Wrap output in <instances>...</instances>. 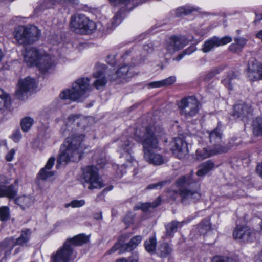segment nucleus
Returning <instances> with one entry per match:
<instances>
[{"label":"nucleus","instance_id":"f257e3e1","mask_svg":"<svg viewBox=\"0 0 262 262\" xmlns=\"http://www.w3.org/2000/svg\"><path fill=\"white\" fill-rule=\"evenodd\" d=\"M86 123L87 120L83 116L73 114L68 117L66 126L61 132L63 135H70L61 147L57 167L70 161L77 162L81 158L82 142L85 138L81 132L85 129Z\"/></svg>","mask_w":262,"mask_h":262},{"label":"nucleus","instance_id":"f03ea898","mask_svg":"<svg viewBox=\"0 0 262 262\" xmlns=\"http://www.w3.org/2000/svg\"><path fill=\"white\" fill-rule=\"evenodd\" d=\"M164 134V130L163 128L152 126H148L145 128L143 136L138 135L137 132H135V139L142 143L144 158L150 164L159 166L165 163V159L162 155L153 151V150L158 147V137L162 136Z\"/></svg>","mask_w":262,"mask_h":262},{"label":"nucleus","instance_id":"7ed1b4c3","mask_svg":"<svg viewBox=\"0 0 262 262\" xmlns=\"http://www.w3.org/2000/svg\"><path fill=\"white\" fill-rule=\"evenodd\" d=\"M178 186L181 187L178 192L184 204L194 203L201 197L200 184L193 180L191 174L183 176L176 181Z\"/></svg>","mask_w":262,"mask_h":262},{"label":"nucleus","instance_id":"20e7f679","mask_svg":"<svg viewBox=\"0 0 262 262\" xmlns=\"http://www.w3.org/2000/svg\"><path fill=\"white\" fill-rule=\"evenodd\" d=\"M89 237L84 234H79L72 238L68 239L63 246L56 252L53 253L51 257V262H70L76 258L73 247L81 246L87 243Z\"/></svg>","mask_w":262,"mask_h":262},{"label":"nucleus","instance_id":"39448f33","mask_svg":"<svg viewBox=\"0 0 262 262\" xmlns=\"http://www.w3.org/2000/svg\"><path fill=\"white\" fill-rule=\"evenodd\" d=\"M90 80L87 78L77 79L73 84L72 89H67L60 94L59 97L63 100L82 102L88 96L86 91L89 88Z\"/></svg>","mask_w":262,"mask_h":262},{"label":"nucleus","instance_id":"423d86ee","mask_svg":"<svg viewBox=\"0 0 262 262\" xmlns=\"http://www.w3.org/2000/svg\"><path fill=\"white\" fill-rule=\"evenodd\" d=\"M40 31L35 26L25 27L19 26L16 28L14 37L20 45L32 44L38 40Z\"/></svg>","mask_w":262,"mask_h":262},{"label":"nucleus","instance_id":"0eeeda50","mask_svg":"<svg viewBox=\"0 0 262 262\" xmlns=\"http://www.w3.org/2000/svg\"><path fill=\"white\" fill-rule=\"evenodd\" d=\"M71 29L76 33L90 34L96 29L95 23L84 15H77L71 17Z\"/></svg>","mask_w":262,"mask_h":262},{"label":"nucleus","instance_id":"6e6552de","mask_svg":"<svg viewBox=\"0 0 262 262\" xmlns=\"http://www.w3.org/2000/svg\"><path fill=\"white\" fill-rule=\"evenodd\" d=\"M130 236L129 234H125L120 237L119 241L116 243L114 246L108 251V254H112L116 251L118 249H120L119 254L123 251H131L135 249L138 245L141 243L143 238L141 235H136L133 237L126 244L122 243L127 240Z\"/></svg>","mask_w":262,"mask_h":262},{"label":"nucleus","instance_id":"1a4fd4ad","mask_svg":"<svg viewBox=\"0 0 262 262\" xmlns=\"http://www.w3.org/2000/svg\"><path fill=\"white\" fill-rule=\"evenodd\" d=\"M83 178L84 187L89 189L103 187L99 180L98 169L94 166L89 165L83 169Z\"/></svg>","mask_w":262,"mask_h":262},{"label":"nucleus","instance_id":"9d476101","mask_svg":"<svg viewBox=\"0 0 262 262\" xmlns=\"http://www.w3.org/2000/svg\"><path fill=\"white\" fill-rule=\"evenodd\" d=\"M199 104V102L194 96H189L181 100L179 107L181 114L186 118H189L198 114Z\"/></svg>","mask_w":262,"mask_h":262},{"label":"nucleus","instance_id":"9b49d317","mask_svg":"<svg viewBox=\"0 0 262 262\" xmlns=\"http://www.w3.org/2000/svg\"><path fill=\"white\" fill-rule=\"evenodd\" d=\"M188 43L187 39L184 36H171L164 43V48L162 52L164 56H171L175 52L181 49Z\"/></svg>","mask_w":262,"mask_h":262},{"label":"nucleus","instance_id":"f8f14e48","mask_svg":"<svg viewBox=\"0 0 262 262\" xmlns=\"http://www.w3.org/2000/svg\"><path fill=\"white\" fill-rule=\"evenodd\" d=\"M247 76L251 81L262 79V64L255 59H251L248 62Z\"/></svg>","mask_w":262,"mask_h":262},{"label":"nucleus","instance_id":"ddd939ff","mask_svg":"<svg viewBox=\"0 0 262 262\" xmlns=\"http://www.w3.org/2000/svg\"><path fill=\"white\" fill-rule=\"evenodd\" d=\"M231 41L232 38L228 36L222 38L213 36L205 41L202 50L204 53H208L214 48L226 45Z\"/></svg>","mask_w":262,"mask_h":262},{"label":"nucleus","instance_id":"4468645a","mask_svg":"<svg viewBox=\"0 0 262 262\" xmlns=\"http://www.w3.org/2000/svg\"><path fill=\"white\" fill-rule=\"evenodd\" d=\"M18 87L16 91L17 98L21 99L27 92L33 91L36 88L35 81L34 79L27 77L18 81Z\"/></svg>","mask_w":262,"mask_h":262},{"label":"nucleus","instance_id":"2eb2a0df","mask_svg":"<svg viewBox=\"0 0 262 262\" xmlns=\"http://www.w3.org/2000/svg\"><path fill=\"white\" fill-rule=\"evenodd\" d=\"M252 109L250 104L239 103L234 106L233 116L234 118L245 121L252 116Z\"/></svg>","mask_w":262,"mask_h":262},{"label":"nucleus","instance_id":"dca6fc26","mask_svg":"<svg viewBox=\"0 0 262 262\" xmlns=\"http://www.w3.org/2000/svg\"><path fill=\"white\" fill-rule=\"evenodd\" d=\"M172 153L179 159L183 158L188 152L187 143L181 138H175L171 143Z\"/></svg>","mask_w":262,"mask_h":262},{"label":"nucleus","instance_id":"f3484780","mask_svg":"<svg viewBox=\"0 0 262 262\" xmlns=\"http://www.w3.org/2000/svg\"><path fill=\"white\" fill-rule=\"evenodd\" d=\"M9 183V180L6 177L0 176V198L6 196L12 199L17 195V189L13 185L5 186Z\"/></svg>","mask_w":262,"mask_h":262},{"label":"nucleus","instance_id":"a211bd4d","mask_svg":"<svg viewBox=\"0 0 262 262\" xmlns=\"http://www.w3.org/2000/svg\"><path fill=\"white\" fill-rule=\"evenodd\" d=\"M132 68L129 67L128 65H123L120 67L116 72L110 76V80L117 81L126 79L132 77L134 75Z\"/></svg>","mask_w":262,"mask_h":262},{"label":"nucleus","instance_id":"6ab92c4d","mask_svg":"<svg viewBox=\"0 0 262 262\" xmlns=\"http://www.w3.org/2000/svg\"><path fill=\"white\" fill-rule=\"evenodd\" d=\"M233 236L235 239L244 242H249L252 237L253 233L249 227L237 225L233 231Z\"/></svg>","mask_w":262,"mask_h":262},{"label":"nucleus","instance_id":"aec40b11","mask_svg":"<svg viewBox=\"0 0 262 262\" xmlns=\"http://www.w3.org/2000/svg\"><path fill=\"white\" fill-rule=\"evenodd\" d=\"M55 64L54 58H52L48 54H42L35 66H37L41 72L44 73L52 69Z\"/></svg>","mask_w":262,"mask_h":262},{"label":"nucleus","instance_id":"412c9836","mask_svg":"<svg viewBox=\"0 0 262 262\" xmlns=\"http://www.w3.org/2000/svg\"><path fill=\"white\" fill-rule=\"evenodd\" d=\"M31 234V230L27 229L22 230L20 236L16 239L14 238L6 239L5 241H11L8 246L9 252H10L16 245H23L27 243L30 239Z\"/></svg>","mask_w":262,"mask_h":262},{"label":"nucleus","instance_id":"4be33fe9","mask_svg":"<svg viewBox=\"0 0 262 262\" xmlns=\"http://www.w3.org/2000/svg\"><path fill=\"white\" fill-rule=\"evenodd\" d=\"M41 54L35 48H27L24 55V60L29 66H35Z\"/></svg>","mask_w":262,"mask_h":262},{"label":"nucleus","instance_id":"5701e85b","mask_svg":"<svg viewBox=\"0 0 262 262\" xmlns=\"http://www.w3.org/2000/svg\"><path fill=\"white\" fill-rule=\"evenodd\" d=\"M78 0H44L43 2L36 8L35 11L52 8L54 5L59 4L63 6H67L70 4H76Z\"/></svg>","mask_w":262,"mask_h":262},{"label":"nucleus","instance_id":"b1692460","mask_svg":"<svg viewBox=\"0 0 262 262\" xmlns=\"http://www.w3.org/2000/svg\"><path fill=\"white\" fill-rule=\"evenodd\" d=\"M55 160L53 157L48 160L45 167L41 169L38 173V177L40 179L45 180L54 176V172L50 170L54 164Z\"/></svg>","mask_w":262,"mask_h":262},{"label":"nucleus","instance_id":"393cba45","mask_svg":"<svg viewBox=\"0 0 262 262\" xmlns=\"http://www.w3.org/2000/svg\"><path fill=\"white\" fill-rule=\"evenodd\" d=\"M161 201V198L158 196L152 203H138L137 205L134 207V210H142L144 212H150L152 211V210L157 207L160 204Z\"/></svg>","mask_w":262,"mask_h":262},{"label":"nucleus","instance_id":"a878e982","mask_svg":"<svg viewBox=\"0 0 262 262\" xmlns=\"http://www.w3.org/2000/svg\"><path fill=\"white\" fill-rule=\"evenodd\" d=\"M93 77L96 79L94 82L93 85L97 90H99L106 85L107 80L103 70H97L94 72L93 73Z\"/></svg>","mask_w":262,"mask_h":262},{"label":"nucleus","instance_id":"bb28decb","mask_svg":"<svg viewBox=\"0 0 262 262\" xmlns=\"http://www.w3.org/2000/svg\"><path fill=\"white\" fill-rule=\"evenodd\" d=\"M210 144L212 146L217 145L222 142L223 134L221 129L216 127L214 130L207 132Z\"/></svg>","mask_w":262,"mask_h":262},{"label":"nucleus","instance_id":"cd10ccee","mask_svg":"<svg viewBox=\"0 0 262 262\" xmlns=\"http://www.w3.org/2000/svg\"><path fill=\"white\" fill-rule=\"evenodd\" d=\"M214 166V163L211 160H208L200 165L199 169L196 172V175L198 177H203L211 170Z\"/></svg>","mask_w":262,"mask_h":262},{"label":"nucleus","instance_id":"c85d7f7f","mask_svg":"<svg viewBox=\"0 0 262 262\" xmlns=\"http://www.w3.org/2000/svg\"><path fill=\"white\" fill-rule=\"evenodd\" d=\"M15 202L21 207L23 209L29 208L33 203V199L27 195L20 196L15 199Z\"/></svg>","mask_w":262,"mask_h":262},{"label":"nucleus","instance_id":"c756f323","mask_svg":"<svg viewBox=\"0 0 262 262\" xmlns=\"http://www.w3.org/2000/svg\"><path fill=\"white\" fill-rule=\"evenodd\" d=\"M210 229V223L209 220H203L195 228L193 231L200 235H204Z\"/></svg>","mask_w":262,"mask_h":262},{"label":"nucleus","instance_id":"7c9ffc66","mask_svg":"<svg viewBox=\"0 0 262 262\" xmlns=\"http://www.w3.org/2000/svg\"><path fill=\"white\" fill-rule=\"evenodd\" d=\"M212 152V149L211 147L198 149L196 151V158L198 160H203L204 159L214 156Z\"/></svg>","mask_w":262,"mask_h":262},{"label":"nucleus","instance_id":"2f4dec72","mask_svg":"<svg viewBox=\"0 0 262 262\" xmlns=\"http://www.w3.org/2000/svg\"><path fill=\"white\" fill-rule=\"evenodd\" d=\"M159 251L160 256L162 258H165L171 253L172 249L169 244L163 243L159 245Z\"/></svg>","mask_w":262,"mask_h":262},{"label":"nucleus","instance_id":"473e14b6","mask_svg":"<svg viewBox=\"0 0 262 262\" xmlns=\"http://www.w3.org/2000/svg\"><path fill=\"white\" fill-rule=\"evenodd\" d=\"M182 223L183 222L179 223L176 221H173L166 225V236L168 238L172 237L174 233L177 231L178 226Z\"/></svg>","mask_w":262,"mask_h":262},{"label":"nucleus","instance_id":"72a5a7b5","mask_svg":"<svg viewBox=\"0 0 262 262\" xmlns=\"http://www.w3.org/2000/svg\"><path fill=\"white\" fill-rule=\"evenodd\" d=\"M157 244L155 236L150 237L144 242L145 249L149 253H154L156 250Z\"/></svg>","mask_w":262,"mask_h":262},{"label":"nucleus","instance_id":"f704fd0d","mask_svg":"<svg viewBox=\"0 0 262 262\" xmlns=\"http://www.w3.org/2000/svg\"><path fill=\"white\" fill-rule=\"evenodd\" d=\"M252 129L255 136H262V117L257 118L253 121Z\"/></svg>","mask_w":262,"mask_h":262},{"label":"nucleus","instance_id":"c9c22d12","mask_svg":"<svg viewBox=\"0 0 262 262\" xmlns=\"http://www.w3.org/2000/svg\"><path fill=\"white\" fill-rule=\"evenodd\" d=\"M220 143L217 145H214L211 147L212 149V154L214 155L217 154H222L227 152L230 150V146L227 145V144H221Z\"/></svg>","mask_w":262,"mask_h":262},{"label":"nucleus","instance_id":"e433bc0d","mask_svg":"<svg viewBox=\"0 0 262 262\" xmlns=\"http://www.w3.org/2000/svg\"><path fill=\"white\" fill-rule=\"evenodd\" d=\"M10 103V97L9 95L0 89V110L7 107Z\"/></svg>","mask_w":262,"mask_h":262},{"label":"nucleus","instance_id":"4c0bfd02","mask_svg":"<svg viewBox=\"0 0 262 262\" xmlns=\"http://www.w3.org/2000/svg\"><path fill=\"white\" fill-rule=\"evenodd\" d=\"M122 150L126 152V156L128 157L127 161L132 163L134 160L132 157L129 155V151L133 146V144L129 140H127L124 143L120 145Z\"/></svg>","mask_w":262,"mask_h":262},{"label":"nucleus","instance_id":"58836bf2","mask_svg":"<svg viewBox=\"0 0 262 262\" xmlns=\"http://www.w3.org/2000/svg\"><path fill=\"white\" fill-rule=\"evenodd\" d=\"M33 119L30 117H26L24 118L20 123L22 130L25 132H28L33 125Z\"/></svg>","mask_w":262,"mask_h":262},{"label":"nucleus","instance_id":"ea45409f","mask_svg":"<svg viewBox=\"0 0 262 262\" xmlns=\"http://www.w3.org/2000/svg\"><path fill=\"white\" fill-rule=\"evenodd\" d=\"M170 183L171 181L170 180L161 181L156 183L148 185L146 187V189H160L164 186L170 184Z\"/></svg>","mask_w":262,"mask_h":262},{"label":"nucleus","instance_id":"a19ab883","mask_svg":"<svg viewBox=\"0 0 262 262\" xmlns=\"http://www.w3.org/2000/svg\"><path fill=\"white\" fill-rule=\"evenodd\" d=\"M10 217V209L7 206L0 207V221L5 222L9 220Z\"/></svg>","mask_w":262,"mask_h":262},{"label":"nucleus","instance_id":"79ce46f5","mask_svg":"<svg viewBox=\"0 0 262 262\" xmlns=\"http://www.w3.org/2000/svg\"><path fill=\"white\" fill-rule=\"evenodd\" d=\"M193 11L192 8L190 6H182L176 9V13L177 16L179 17L182 15H187Z\"/></svg>","mask_w":262,"mask_h":262},{"label":"nucleus","instance_id":"37998d69","mask_svg":"<svg viewBox=\"0 0 262 262\" xmlns=\"http://www.w3.org/2000/svg\"><path fill=\"white\" fill-rule=\"evenodd\" d=\"M238 80V79L235 76H229L224 79L223 82L228 89L232 90L233 89V85L237 83Z\"/></svg>","mask_w":262,"mask_h":262},{"label":"nucleus","instance_id":"c03bdc74","mask_svg":"<svg viewBox=\"0 0 262 262\" xmlns=\"http://www.w3.org/2000/svg\"><path fill=\"white\" fill-rule=\"evenodd\" d=\"M222 69L221 68H215L208 72L204 77V80L209 81L216 74H219Z\"/></svg>","mask_w":262,"mask_h":262},{"label":"nucleus","instance_id":"a18cd8bd","mask_svg":"<svg viewBox=\"0 0 262 262\" xmlns=\"http://www.w3.org/2000/svg\"><path fill=\"white\" fill-rule=\"evenodd\" d=\"M85 204V201L83 200H73L69 203L66 204L64 206L66 208H68L70 206L75 208V207H80L83 206Z\"/></svg>","mask_w":262,"mask_h":262},{"label":"nucleus","instance_id":"49530a36","mask_svg":"<svg viewBox=\"0 0 262 262\" xmlns=\"http://www.w3.org/2000/svg\"><path fill=\"white\" fill-rule=\"evenodd\" d=\"M94 158L96 159V162L100 168H102L104 166L106 160L103 152H101L100 158L98 159L96 155L94 156Z\"/></svg>","mask_w":262,"mask_h":262},{"label":"nucleus","instance_id":"de8ad7c7","mask_svg":"<svg viewBox=\"0 0 262 262\" xmlns=\"http://www.w3.org/2000/svg\"><path fill=\"white\" fill-rule=\"evenodd\" d=\"M213 262H235L233 259L227 257L218 256L214 257Z\"/></svg>","mask_w":262,"mask_h":262},{"label":"nucleus","instance_id":"09e8293b","mask_svg":"<svg viewBox=\"0 0 262 262\" xmlns=\"http://www.w3.org/2000/svg\"><path fill=\"white\" fill-rule=\"evenodd\" d=\"M193 51H194V50L193 49H192L191 48H188V49H186L185 50H184L182 52V53L179 55L175 58V60L179 61L180 60H181L185 55H186V54L189 55V54H191Z\"/></svg>","mask_w":262,"mask_h":262},{"label":"nucleus","instance_id":"8fccbe9b","mask_svg":"<svg viewBox=\"0 0 262 262\" xmlns=\"http://www.w3.org/2000/svg\"><path fill=\"white\" fill-rule=\"evenodd\" d=\"M122 21V17L120 13H117L113 17L112 20V25L114 26H116L118 24H119Z\"/></svg>","mask_w":262,"mask_h":262},{"label":"nucleus","instance_id":"3c124183","mask_svg":"<svg viewBox=\"0 0 262 262\" xmlns=\"http://www.w3.org/2000/svg\"><path fill=\"white\" fill-rule=\"evenodd\" d=\"M161 81L163 86H164L173 84L176 81V77L174 76H170Z\"/></svg>","mask_w":262,"mask_h":262},{"label":"nucleus","instance_id":"603ef678","mask_svg":"<svg viewBox=\"0 0 262 262\" xmlns=\"http://www.w3.org/2000/svg\"><path fill=\"white\" fill-rule=\"evenodd\" d=\"M11 241H4L0 243V252L3 251H6V252H9L8 246Z\"/></svg>","mask_w":262,"mask_h":262},{"label":"nucleus","instance_id":"864d4df0","mask_svg":"<svg viewBox=\"0 0 262 262\" xmlns=\"http://www.w3.org/2000/svg\"><path fill=\"white\" fill-rule=\"evenodd\" d=\"M235 42H236L239 48L242 49L247 42V40L243 37L236 38L234 39Z\"/></svg>","mask_w":262,"mask_h":262},{"label":"nucleus","instance_id":"5fc2aeb1","mask_svg":"<svg viewBox=\"0 0 262 262\" xmlns=\"http://www.w3.org/2000/svg\"><path fill=\"white\" fill-rule=\"evenodd\" d=\"M148 85L150 88H159L163 86L161 80L150 82L148 83Z\"/></svg>","mask_w":262,"mask_h":262},{"label":"nucleus","instance_id":"6e6d98bb","mask_svg":"<svg viewBox=\"0 0 262 262\" xmlns=\"http://www.w3.org/2000/svg\"><path fill=\"white\" fill-rule=\"evenodd\" d=\"M229 49L230 51L234 52H238L241 50V49L236 42L231 44L229 47Z\"/></svg>","mask_w":262,"mask_h":262},{"label":"nucleus","instance_id":"4d7b16f0","mask_svg":"<svg viewBox=\"0 0 262 262\" xmlns=\"http://www.w3.org/2000/svg\"><path fill=\"white\" fill-rule=\"evenodd\" d=\"M15 154V150L12 149L6 156V159L8 161H11Z\"/></svg>","mask_w":262,"mask_h":262},{"label":"nucleus","instance_id":"13d9d810","mask_svg":"<svg viewBox=\"0 0 262 262\" xmlns=\"http://www.w3.org/2000/svg\"><path fill=\"white\" fill-rule=\"evenodd\" d=\"M139 259V255L137 252H134L132 254V257L129 258L130 262H138Z\"/></svg>","mask_w":262,"mask_h":262},{"label":"nucleus","instance_id":"bf43d9fd","mask_svg":"<svg viewBox=\"0 0 262 262\" xmlns=\"http://www.w3.org/2000/svg\"><path fill=\"white\" fill-rule=\"evenodd\" d=\"M143 50L147 53H151L154 51V48L151 45H146L143 46Z\"/></svg>","mask_w":262,"mask_h":262},{"label":"nucleus","instance_id":"052dcab7","mask_svg":"<svg viewBox=\"0 0 262 262\" xmlns=\"http://www.w3.org/2000/svg\"><path fill=\"white\" fill-rule=\"evenodd\" d=\"M237 140V139H231L228 143L227 144V145H228V146H230V149L234 147V146H237L239 143V142H235V140Z\"/></svg>","mask_w":262,"mask_h":262},{"label":"nucleus","instance_id":"680f3d73","mask_svg":"<svg viewBox=\"0 0 262 262\" xmlns=\"http://www.w3.org/2000/svg\"><path fill=\"white\" fill-rule=\"evenodd\" d=\"M133 215L130 214H127L124 218V222L127 224H131L133 222Z\"/></svg>","mask_w":262,"mask_h":262},{"label":"nucleus","instance_id":"e2e57ef3","mask_svg":"<svg viewBox=\"0 0 262 262\" xmlns=\"http://www.w3.org/2000/svg\"><path fill=\"white\" fill-rule=\"evenodd\" d=\"M13 137L15 141H19L21 138V134L19 131H16L13 135Z\"/></svg>","mask_w":262,"mask_h":262},{"label":"nucleus","instance_id":"0e129e2a","mask_svg":"<svg viewBox=\"0 0 262 262\" xmlns=\"http://www.w3.org/2000/svg\"><path fill=\"white\" fill-rule=\"evenodd\" d=\"M256 171L259 176L262 178V163L257 165Z\"/></svg>","mask_w":262,"mask_h":262},{"label":"nucleus","instance_id":"69168bd1","mask_svg":"<svg viewBox=\"0 0 262 262\" xmlns=\"http://www.w3.org/2000/svg\"><path fill=\"white\" fill-rule=\"evenodd\" d=\"M112 3H127L131 0H110Z\"/></svg>","mask_w":262,"mask_h":262},{"label":"nucleus","instance_id":"338daca9","mask_svg":"<svg viewBox=\"0 0 262 262\" xmlns=\"http://www.w3.org/2000/svg\"><path fill=\"white\" fill-rule=\"evenodd\" d=\"M255 259L262 262V249L260 252L255 256Z\"/></svg>","mask_w":262,"mask_h":262},{"label":"nucleus","instance_id":"774afa93","mask_svg":"<svg viewBox=\"0 0 262 262\" xmlns=\"http://www.w3.org/2000/svg\"><path fill=\"white\" fill-rule=\"evenodd\" d=\"M261 19H262V14H256V18L254 20V22L259 21Z\"/></svg>","mask_w":262,"mask_h":262}]
</instances>
